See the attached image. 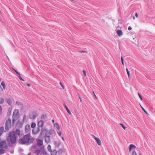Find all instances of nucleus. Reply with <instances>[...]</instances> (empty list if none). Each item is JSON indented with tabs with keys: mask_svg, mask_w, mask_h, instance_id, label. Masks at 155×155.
<instances>
[{
	"mask_svg": "<svg viewBox=\"0 0 155 155\" xmlns=\"http://www.w3.org/2000/svg\"><path fill=\"white\" fill-rule=\"evenodd\" d=\"M79 52L80 53H87V52L86 51H80Z\"/></svg>",
	"mask_w": 155,
	"mask_h": 155,
	"instance_id": "42",
	"label": "nucleus"
},
{
	"mask_svg": "<svg viewBox=\"0 0 155 155\" xmlns=\"http://www.w3.org/2000/svg\"><path fill=\"white\" fill-rule=\"evenodd\" d=\"M93 94H94V95L95 98L96 99H97V97H96V95H95V94L94 93V91H93Z\"/></svg>",
	"mask_w": 155,
	"mask_h": 155,
	"instance_id": "39",
	"label": "nucleus"
},
{
	"mask_svg": "<svg viewBox=\"0 0 155 155\" xmlns=\"http://www.w3.org/2000/svg\"><path fill=\"white\" fill-rule=\"evenodd\" d=\"M136 147L134 144H130L129 147V151H131L132 149L136 148Z\"/></svg>",
	"mask_w": 155,
	"mask_h": 155,
	"instance_id": "16",
	"label": "nucleus"
},
{
	"mask_svg": "<svg viewBox=\"0 0 155 155\" xmlns=\"http://www.w3.org/2000/svg\"><path fill=\"white\" fill-rule=\"evenodd\" d=\"M5 152V150L1 149H0V154H2L4 153Z\"/></svg>",
	"mask_w": 155,
	"mask_h": 155,
	"instance_id": "23",
	"label": "nucleus"
},
{
	"mask_svg": "<svg viewBox=\"0 0 155 155\" xmlns=\"http://www.w3.org/2000/svg\"><path fill=\"white\" fill-rule=\"evenodd\" d=\"M30 127L29 125L27 124L26 125L25 128V131L26 132H28L30 130Z\"/></svg>",
	"mask_w": 155,
	"mask_h": 155,
	"instance_id": "12",
	"label": "nucleus"
},
{
	"mask_svg": "<svg viewBox=\"0 0 155 155\" xmlns=\"http://www.w3.org/2000/svg\"><path fill=\"white\" fill-rule=\"evenodd\" d=\"M37 145L39 147L41 146L43 144V140L39 139H37Z\"/></svg>",
	"mask_w": 155,
	"mask_h": 155,
	"instance_id": "9",
	"label": "nucleus"
},
{
	"mask_svg": "<svg viewBox=\"0 0 155 155\" xmlns=\"http://www.w3.org/2000/svg\"><path fill=\"white\" fill-rule=\"evenodd\" d=\"M60 85L63 88V89H64V87L63 85V84H62V83H61V82H60Z\"/></svg>",
	"mask_w": 155,
	"mask_h": 155,
	"instance_id": "35",
	"label": "nucleus"
},
{
	"mask_svg": "<svg viewBox=\"0 0 155 155\" xmlns=\"http://www.w3.org/2000/svg\"><path fill=\"white\" fill-rule=\"evenodd\" d=\"M6 140L9 146H12L16 142V138L15 135V131H13L9 132Z\"/></svg>",
	"mask_w": 155,
	"mask_h": 155,
	"instance_id": "1",
	"label": "nucleus"
},
{
	"mask_svg": "<svg viewBox=\"0 0 155 155\" xmlns=\"http://www.w3.org/2000/svg\"><path fill=\"white\" fill-rule=\"evenodd\" d=\"M8 103L9 104L11 105L12 104V101L11 99L10 98H8L6 99Z\"/></svg>",
	"mask_w": 155,
	"mask_h": 155,
	"instance_id": "19",
	"label": "nucleus"
},
{
	"mask_svg": "<svg viewBox=\"0 0 155 155\" xmlns=\"http://www.w3.org/2000/svg\"><path fill=\"white\" fill-rule=\"evenodd\" d=\"M120 125L125 130L126 129V127L122 124H120Z\"/></svg>",
	"mask_w": 155,
	"mask_h": 155,
	"instance_id": "31",
	"label": "nucleus"
},
{
	"mask_svg": "<svg viewBox=\"0 0 155 155\" xmlns=\"http://www.w3.org/2000/svg\"><path fill=\"white\" fill-rule=\"evenodd\" d=\"M36 124L35 123H32L31 125V127L32 128H34L36 126Z\"/></svg>",
	"mask_w": 155,
	"mask_h": 155,
	"instance_id": "25",
	"label": "nucleus"
},
{
	"mask_svg": "<svg viewBox=\"0 0 155 155\" xmlns=\"http://www.w3.org/2000/svg\"><path fill=\"white\" fill-rule=\"evenodd\" d=\"M140 106L142 109V110L146 114H147V112L146 110L144 109V108L141 106V105H140Z\"/></svg>",
	"mask_w": 155,
	"mask_h": 155,
	"instance_id": "36",
	"label": "nucleus"
},
{
	"mask_svg": "<svg viewBox=\"0 0 155 155\" xmlns=\"http://www.w3.org/2000/svg\"><path fill=\"white\" fill-rule=\"evenodd\" d=\"M20 124H21V122L20 121H18L17 123V124L18 125Z\"/></svg>",
	"mask_w": 155,
	"mask_h": 155,
	"instance_id": "40",
	"label": "nucleus"
},
{
	"mask_svg": "<svg viewBox=\"0 0 155 155\" xmlns=\"http://www.w3.org/2000/svg\"><path fill=\"white\" fill-rule=\"evenodd\" d=\"M40 130V129L39 127L36 128H34L32 130V133L33 134H35L38 133Z\"/></svg>",
	"mask_w": 155,
	"mask_h": 155,
	"instance_id": "8",
	"label": "nucleus"
},
{
	"mask_svg": "<svg viewBox=\"0 0 155 155\" xmlns=\"http://www.w3.org/2000/svg\"><path fill=\"white\" fill-rule=\"evenodd\" d=\"M40 152H41V151L40 150H37L35 151V153H36L37 154H38L40 153Z\"/></svg>",
	"mask_w": 155,
	"mask_h": 155,
	"instance_id": "26",
	"label": "nucleus"
},
{
	"mask_svg": "<svg viewBox=\"0 0 155 155\" xmlns=\"http://www.w3.org/2000/svg\"><path fill=\"white\" fill-rule=\"evenodd\" d=\"M121 62H122V64L124 65V60H123V59L122 57H121Z\"/></svg>",
	"mask_w": 155,
	"mask_h": 155,
	"instance_id": "34",
	"label": "nucleus"
},
{
	"mask_svg": "<svg viewBox=\"0 0 155 155\" xmlns=\"http://www.w3.org/2000/svg\"><path fill=\"white\" fill-rule=\"evenodd\" d=\"M6 142L5 141H2L0 143V148H5Z\"/></svg>",
	"mask_w": 155,
	"mask_h": 155,
	"instance_id": "7",
	"label": "nucleus"
},
{
	"mask_svg": "<svg viewBox=\"0 0 155 155\" xmlns=\"http://www.w3.org/2000/svg\"><path fill=\"white\" fill-rule=\"evenodd\" d=\"M133 19H135V17H134L133 18Z\"/></svg>",
	"mask_w": 155,
	"mask_h": 155,
	"instance_id": "52",
	"label": "nucleus"
},
{
	"mask_svg": "<svg viewBox=\"0 0 155 155\" xmlns=\"http://www.w3.org/2000/svg\"><path fill=\"white\" fill-rule=\"evenodd\" d=\"M48 150L50 152H52V150L51 149V147L50 145H48Z\"/></svg>",
	"mask_w": 155,
	"mask_h": 155,
	"instance_id": "21",
	"label": "nucleus"
},
{
	"mask_svg": "<svg viewBox=\"0 0 155 155\" xmlns=\"http://www.w3.org/2000/svg\"><path fill=\"white\" fill-rule=\"evenodd\" d=\"M20 80L21 81H24V79L22 78H21V77H20V78H19Z\"/></svg>",
	"mask_w": 155,
	"mask_h": 155,
	"instance_id": "46",
	"label": "nucleus"
},
{
	"mask_svg": "<svg viewBox=\"0 0 155 155\" xmlns=\"http://www.w3.org/2000/svg\"><path fill=\"white\" fill-rule=\"evenodd\" d=\"M26 85L28 86V87H30L31 85L28 83L26 84Z\"/></svg>",
	"mask_w": 155,
	"mask_h": 155,
	"instance_id": "47",
	"label": "nucleus"
},
{
	"mask_svg": "<svg viewBox=\"0 0 155 155\" xmlns=\"http://www.w3.org/2000/svg\"><path fill=\"white\" fill-rule=\"evenodd\" d=\"M44 130H46V129H45Z\"/></svg>",
	"mask_w": 155,
	"mask_h": 155,
	"instance_id": "53",
	"label": "nucleus"
},
{
	"mask_svg": "<svg viewBox=\"0 0 155 155\" xmlns=\"http://www.w3.org/2000/svg\"><path fill=\"white\" fill-rule=\"evenodd\" d=\"M79 98L81 102H82V99H81V97L80 96H79Z\"/></svg>",
	"mask_w": 155,
	"mask_h": 155,
	"instance_id": "41",
	"label": "nucleus"
},
{
	"mask_svg": "<svg viewBox=\"0 0 155 155\" xmlns=\"http://www.w3.org/2000/svg\"><path fill=\"white\" fill-rule=\"evenodd\" d=\"M61 138L62 139V140L64 141V138L63 137H61Z\"/></svg>",
	"mask_w": 155,
	"mask_h": 155,
	"instance_id": "49",
	"label": "nucleus"
},
{
	"mask_svg": "<svg viewBox=\"0 0 155 155\" xmlns=\"http://www.w3.org/2000/svg\"><path fill=\"white\" fill-rule=\"evenodd\" d=\"M16 134L17 135L20 136L21 135V131L19 129H17L15 132V134Z\"/></svg>",
	"mask_w": 155,
	"mask_h": 155,
	"instance_id": "15",
	"label": "nucleus"
},
{
	"mask_svg": "<svg viewBox=\"0 0 155 155\" xmlns=\"http://www.w3.org/2000/svg\"><path fill=\"white\" fill-rule=\"evenodd\" d=\"M36 115L34 114H31L30 116V118L31 119H33L36 117Z\"/></svg>",
	"mask_w": 155,
	"mask_h": 155,
	"instance_id": "18",
	"label": "nucleus"
},
{
	"mask_svg": "<svg viewBox=\"0 0 155 155\" xmlns=\"http://www.w3.org/2000/svg\"><path fill=\"white\" fill-rule=\"evenodd\" d=\"M132 29V28L130 26H129L128 28V30H131Z\"/></svg>",
	"mask_w": 155,
	"mask_h": 155,
	"instance_id": "44",
	"label": "nucleus"
},
{
	"mask_svg": "<svg viewBox=\"0 0 155 155\" xmlns=\"http://www.w3.org/2000/svg\"><path fill=\"white\" fill-rule=\"evenodd\" d=\"M27 118V117L25 115L23 117V121L24 122L25 120H26Z\"/></svg>",
	"mask_w": 155,
	"mask_h": 155,
	"instance_id": "32",
	"label": "nucleus"
},
{
	"mask_svg": "<svg viewBox=\"0 0 155 155\" xmlns=\"http://www.w3.org/2000/svg\"><path fill=\"white\" fill-rule=\"evenodd\" d=\"M34 139L31 137L30 134H27L25 135L22 139L19 140V142L21 144H28L31 143L34 141Z\"/></svg>",
	"mask_w": 155,
	"mask_h": 155,
	"instance_id": "2",
	"label": "nucleus"
},
{
	"mask_svg": "<svg viewBox=\"0 0 155 155\" xmlns=\"http://www.w3.org/2000/svg\"><path fill=\"white\" fill-rule=\"evenodd\" d=\"M135 15L136 17L137 18L138 17V14L137 13H135Z\"/></svg>",
	"mask_w": 155,
	"mask_h": 155,
	"instance_id": "45",
	"label": "nucleus"
},
{
	"mask_svg": "<svg viewBox=\"0 0 155 155\" xmlns=\"http://www.w3.org/2000/svg\"><path fill=\"white\" fill-rule=\"evenodd\" d=\"M54 126L56 127L58 130H60V126L58 123H55L54 124Z\"/></svg>",
	"mask_w": 155,
	"mask_h": 155,
	"instance_id": "17",
	"label": "nucleus"
},
{
	"mask_svg": "<svg viewBox=\"0 0 155 155\" xmlns=\"http://www.w3.org/2000/svg\"><path fill=\"white\" fill-rule=\"evenodd\" d=\"M44 122L42 120L39 121L38 123V127H42L44 124Z\"/></svg>",
	"mask_w": 155,
	"mask_h": 155,
	"instance_id": "10",
	"label": "nucleus"
},
{
	"mask_svg": "<svg viewBox=\"0 0 155 155\" xmlns=\"http://www.w3.org/2000/svg\"><path fill=\"white\" fill-rule=\"evenodd\" d=\"M67 111L68 112L69 114L70 115H71V111L69 110L68 109V108H67L66 109Z\"/></svg>",
	"mask_w": 155,
	"mask_h": 155,
	"instance_id": "29",
	"label": "nucleus"
},
{
	"mask_svg": "<svg viewBox=\"0 0 155 155\" xmlns=\"http://www.w3.org/2000/svg\"><path fill=\"white\" fill-rule=\"evenodd\" d=\"M51 152V155H55L57 153L56 151L55 150H54L53 151H52Z\"/></svg>",
	"mask_w": 155,
	"mask_h": 155,
	"instance_id": "22",
	"label": "nucleus"
},
{
	"mask_svg": "<svg viewBox=\"0 0 155 155\" xmlns=\"http://www.w3.org/2000/svg\"><path fill=\"white\" fill-rule=\"evenodd\" d=\"M52 122L53 123H54V119H52Z\"/></svg>",
	"mask_w": 155,
	"mask_h": 155,
	"instance_id": "50",
	"label": "nucleus"
},
{
	"mask_svg": "<svg viewBox=\"0 0 155 155\" xmlns=\"http://www.w3.org/2000/svg\"><path fill=\"white\" fill-rule=\"evenodd\" d=\"M4 102V99L2 97H0V104H2Z\"/></svg>",
	"mask_w": 155,
	"mask_h": 155,
	"instance_id": "24",
	"label": "nucleus"
},
{
	"mask_svg": "<svg viewBox=\"0 0 155 155\" xmlns=\"http://www.w3.org/2000/svg\"><path fill=\"white\" fill-rule=\"evenodd\" d=\"M57 132L58 134V135L60 136H61V131H59V130H58L57 131Z\"/></svg>",
	"mask_w": 155,
	"mask_h": 155,
	"instance_id": "30",
	"label": "nucleus"
},
{
	"mask_svg": "<svg viewBox=\"0 0 155 155\" xmlns=\"http://www.w3.org/2000/svg\"><path fill=\"white\" fill-rule=\"evenodd\" d=\"M4 130V128L3 127H1L0 128V136L3 133Z\"/></svg>",
	"mask_w": 155,
	"mask_h": 155,
	"instance_id": "20",
	"label": "nucleus"
},
{
	"mask_svg": "<svg viewBox=\"0 0 155 155\" xmlns=\"http://www.w3.org/2000/svg\"><path fill=\"white\" fill-rule=\"evenodd\" d=\"M11 127V121L10 119H8L5 123V129L6 130H8Z\"/></svg>",
	"mask_w": 155,
	"mask_h": 155,
	"instance_id": "4",
	"label": "nucleus"
},
{
	"mask_svg": "<svg viewBox=\"0 0 155 155\" xmlns=\"http://www.w3.org/2000/svg\"><path fill=\"white\" fill-rule=\"evenodd\" d=\"M16 104L17 105H19L21 104V103L20 101H17L16 102Z\"/></svg>",
	"mask_w": 155,
	"mask_h": 155,
	"instance_id": "27",
	"label": "nucleus"
},
{
	"mask_svg": "<svg viewBox=\"0 0 155 155\" xmlns=\"http://www.w3.org/2000/svg\"><path fill=\"white\" fill-rule=\"evenodd\" d=\"M0 87L1 90L2 91H4L6 88V85L5 82L4 81H3L0 85Z\"/></svg>",
	"mask_w": 155,
	"mask_h": 155,
	"instance_id": "6",
	"label": "nucleus"
},
{
	"mask_svg": "<svg viewBox=\"0 0 155 155\" xmlns=\"http://www.w3.org/2000/svg\"><path fill=\"white\" fill-rule=\"evenodd\" d=\"M19 110L18 109H15L13 112L12 116V121H15L17 119L18 115Z\"/></svg>",
	"mask_w": 155,
	"mask_h": 155,
	"instance_id": "3",
	"label": "nucleus"
},
{
	"mask_svg": "<svg viewBox=\"0 0 155 155\" xmlns=\"http://www.w3.org/2000/svg\"><path fill=\"white\" fill-rule=\"evenodd\" d=\"M19 76H18V77L19 78H20V77H21V75L20 74H18Z\"/></svg>",
	"mask_w": 155,
	"mask_h": 155,
	"instance_id": "51",
	"label": "nucleus"
},
{
	"mask_svg": "<svg viewBox=\"0 0 155 155\" xmlns=\"http://www.w3.org/2000/svg\"><path fill=\"white\" fill-rule=\"evenodd\" d=\"M117 33L119 36H121L123 35V32L122 31L120 30H118L117 31Z\"/></svg>",
	"mask_w": 155,
	"mask_h": 155,
	"instance_id": "13",
	"label": "nucleus"
},
{
	"mask_svg": "<svg viewBox=\"0 0 155 155\" xmlns=\"http://www.w3.org/2000/svg\"><path fill=\"white\" fill-rule=\"evenodd\" d=\"M138 96H139V97L140 100L141 101H142L143 99H142V97L141 96V95L139 93H138Z\"/></svg>",
	"mask_w": 155,
	"mask_h": 155,
	"instance_id": "33",
	"label": "nucleus"
},
{
	"mask_svg": "<svg viewBox=\"0 0 155 155\" xmlns=\"http://www.w3.org/2000/svg\"><path fill=\"white\" fill-rule=\"evenodd\" d=\"M2 107L0 105V114H2Z\"/></svg>",
	"mask_w": 155,
	"mask_h": 155,
	"instance_id": "38",
	"label": "nucleus"
},
{
	"mask_svg": "<svg viewBox=\"0 0 155 155\" xmlns=\"http://www.w3.org/2000/svg\"><path fill=\"white\" fill-rule=\"evenodd\" d=\"M83 74H84V76H86V74L85 71L84 70H83Z\"/></svg>",
	"mask_w": 155,
	"mask_h": 155,
	"instance_id": "37",
	"label": "nucleus"
},
{
	"mask_svg": "<svg viewBox=\"0 0 155 155\" xmlns=\"http://www.w3.org/2000/svg\"><path fill=\"white\" fill-rule=\"evenodd\" d=\"M45 141L47 143L50 142V138L49 136H47L45 137Z\"/></svg>",
	"mask_w": 155,
	"mask_h": 155,
	"instance_id": "11",
	"label": "nucleus"
},
{
	"mask_svg": "<svg viewBox=\"0 0 155 155\" xmlns=\"http://www.w3.org/2000/svg\"><path fill=\"white\" fill-rule=\"evenodd\" d=\"M132 155H143L141 152L140 151L137 154V153L135 150L132 151Z\"/></svg>",
	"mask_w": 155,
	"mask_h": 155,
	"instance_id": "14",
	"label": "nucleus"
},
{
	"mask_svg": "<svg viewBox=\"0 0 155 155\" xmlns=\"http://www.w3.org/2000/svg\"><path fill=\"white\" fill-rule=\"evenodd\" d=\"M91 136L96 140L98 145L99 146H101V140H100V139L98 138H97L93 134H92Z\"/></svg>",
	"mask_w": 155,
	"mask_h": 155,
	"instance_id": "5",
	"label": "nucleus"
},
{
	"mask_svg": "<svg viewBox=\"0 0 155 155\" xmlns=\"http://www.w3.org/2000/svg\"><path fill=\"white\" fill-rule=\"evenodd\" d=\"M65 107V109H67L68 108V107H67V106L65 104L64 105Z\"/></svg>",
	"mask_w": 155,
	"mask_h": 155,
	"instance_id": "48",
	"label": "nucleus"
},
{
	"mask_svg": "<svg viewBox=\"0 0 155 155\" xmlns=\"http://www.w3.org/2000/svg\"><path fill=\"white\" fill-rule=\"evenodd\" d=\"M126 71L127 72V75H128V77L129 78L130 77V72L129 71L127 68H126Z\"/></svg>",
	"mask_w": 155,
	"mask_h": 155,
	"instance_id": "28",
	"label": "nucleus"
},
{
	"mask_svg": "<svg viewBox=\"0 0 155 155\" xmlns=\"http://www.w3.org/2000/svg\"><path fill=\"white\" fill-rule=\"evenodd\" d=\"M14 70L17 74H19V73L15 69H14Z\"/></svg>",
	"mask_w": 155,
	"mask_h": 155,
	"instance_id": "43",
	"label": "nucleus"
}]
</instances>
